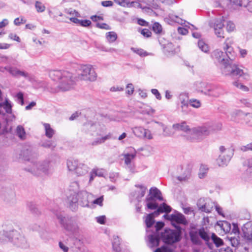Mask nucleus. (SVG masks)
I'll return each instance as SVG.
<instances>
[{"label":"nucleus","mask_w":252,"mask_h":252,"mask_svg":"<svg viewBox=\"0 0 252 252\" xmlns=\"http://www.w3.org/2000/svg\"><path fill=\"white\" fill-rule=\"evenodd\" d=\"M136 189L134 191L133 196L139 202L140 199L145 195L147 188L146 186L142 185H135Z\"/></svg>","instance_id":"412c9836"},{"label":"nucleus","mask_w":252,"mask_h":252,"mask_svg":"<svg viewBox=\"0 0 252 252\" xmlns=\"http://www.w3.org/2000/svg\"><path fill=\"white\" fill-rule=\"evenodd\" d=\"M90 131L95 132L94 133H92L93 135L99 136L91 142V145L93 146H96L103 143L106 140L110 139L111 137L110 134H108L104 136H102V131L100 130V126L96 124L91 126Z\"/></svg>","instance_id":"f8f14e48"},{"label":"nucleus","mask_w":252,"mask_h":252,"mask_svg":"<svg viewBox=\"0 0 252 252\" xmlns=\"http://www.w3.org/2000/svg\"><path fill=\"white\" fill-rule=\"evenodd\" d=\"M214 205L215 202L208 198H201L197 202V206L198 210L207 213H210L212 212Z\"/></svg>","instance_id":"ddd939ff"},{"label":"nucleus","mask_w":252,"mask_h":252,"mask_svg":"<svg viewBox=\"0 0 252 252\" xmlns=\"http://www.w3.org/2000/svg\"><path fill=\"white\" fill-rule=\"evenodd\" d=\"M145 222L147 227L150 228L155 223L154 218L153 217V214H149L147 215L146 217Z\"/></svg>","instance_id":"79ce46f5"},{"label":"nucleus","mask_w":252,"mask_h":252,"mask_svg":"<svg viewBox=\"0 0 252 252\" xmlns=\"http://www.w3.org/2000/svg\"><path fill=\"white\" fill-rule=\"evenodd\" d=\"M49 75L52 80L58 82V89L62 91L72 88L77 80L71 73L65 70H51Z\"/></svg>","instance_id":"f257e3e1"},{"label":"nucleus","mask_w":252,"mask_h":252,"mask_svg":"<svg viewBox=\"0 0 252 252\" xmlns=\"http://www.w3.org/2000/svg\"><path fill=\"white\" fill-rule=\"evenodd\" d=\"M133 132L137 137L139 138H145L148 139H151L153 138L151 131L141 126L133 128Z\"/></svg>","instance_id":"dca6fc26"},{"label":"nucleus","mask_w":252,"mask_h":252,"mask_svg":"<svg viewBox=\"0 0 252 252\" xmlns=\"http://www.w3.org/2000/svg\"><path fill=\"white\" fill-rule=\"evenodd\" d=\"M107 40L109 42H114L117 38V34L114 32H110L106 33Z\"/></svg>","instance_id":"c03bdc74"},{"label":"nucleus","mask_w":252,"mask_h":252,"mask_svg":"<svg viewBox=\"0 0 252 252\" xmlns=\"http://www.w3.org/2000/svg\"><path fill=\"white\" fill-rule=\"evenodd\" d=\"M208 168L207 165L201 164L200 167L198 177L200 179L204 178L207 175Z\"/></svg>","instance_id":"a19ab883"},{"label":"nucleus","mask_w":252,"mask_h":252,"mask_svg":"<svg viewBox=\"0 0 252 252\" xmlns=\"http://www.w3.org/2000/svg\"><path fill=\"white\" fill-rule=\"evenodd\" d=\"M155 123L159 125V126L162 127L163 129V135L164 136H170L174 134V132L171 130L170 128L167 127L165 126L163 124L160 122H155Z\"/></svg>","instance_id":"c9c22d12"},{"label":"nucleus","mask_w":252,"mask_h":252,"mask_svg":"<svg viewBox=\"0 0 252 252\" xmlns=\"http://www.w3.org/2000/svg\"><path fill=\"white\" fill-rule=\"evenodd\" d=\"M150 193L154 196L157 199L160 201L163 200L161 192L156 187H152L150 189Z\"/></svg>","instance_id":"f704fd0d"},{"label":"nucleus","mask_w":252,"mask_h":252,"mask_svg":"<svg viewBox=\"0 0 252 252\" xmlns=\"http://www.w3.org/2000/svg\"><path fill=\"white\" fill-rule=\"evenodd\" d=\"M16 96L19 101V103H20L21 105H23L24 104V97L23 93L22 92H19L17 94Z\"/></svg>","instance_id":"680f3d73"},{"label":"nucleus","mask_w":252,"mask_h":252,"mask_svg":"<svg viewBox=\"0 0 252 252\" xmlns=\"http://www.w3.org/2000/svg\"><path fill=\"white\" fill-rule=\"evenodd\" d=\"M172 224L177 229V230L181 231V227L179 226V224H186L187 223V220L184 216L177 212L172 214Z\"/></svg>","instance_id":"4468645a"},{"label":"nucleus","mask_w":252,"mask_h":252,"mask_svg":"<svg viewBox=\"0 0 252 252\" xmlns=\"http://www.w3.org/2000/svg\"><path fill=\"white\" fill-rule=\"evenodd\" d=\"M120 240L118 236H114L112 242V247L114 252H120L121 251Z\"/></svg>","instance_id":"4c0bfd02"},{"label":"nucleus","mask_w":252,"mask_h":252,"mask_svg":"<svg viewBox=\"0 0 252 252\" xmlns=\"http://www.w3.org/2000/svg\"><path fill=\"white\" fill-rule=\"evenodd\" d=\"M235 28V24L231 21H228L226 25V30L228 32H231L234 30Z\"/></svg>","instance_id":"bf43d9fd"},{"label":"nucleus","mask_w":252,"mask_h":252,"mask_svg":"<svg viewBox=\"0 0 252 252\" xmlns=\"http://www.w3.org/2000/svg\"><path fill=\"white\" fill-rule=\"evenodd\" d=\"M0 236V243H3L7 238L16 247L26 248L29 246L28 240L22 232L14 230L4 231Z\"/></svg>","instance_id":"f03ea898"},{"label":"nucleus","mask_w":252,"mask_h":252,"mask_svg":"<svg viewBox=\"0 0 252 252\" xmlns=\"http://www.w3.org/2000/svg\"><path fill=\"white\" fill-rule=\"evenodd\" d=\"M233 42L232 39L228 38L226 39L223 46V50L225 51V54L230 61H233L234 57L233 55L234 54L233 49L231 46Z\"/></svg>","instance_id":"f3484780"},{"label":"nucleus","mask_w":252,"mask_h":252,"mask_svg":"<svg viewBox=\"0 0 252 252\" xmlns=\"http://www.w3.org/2000/svg\"><path fill=\"white\" fill-rule=\"evenodd\" d=\"M142 152V155L144 156H148L151 154V148L150 147H146L141 149Z\"/></svg>","instance_id":"13d9d810"},{"label":"nucleus","mask_w":252,"mask_h":252,"mask_svg":"<svg viewBox=\"0 0 252 252\" xmlns=\"http://www.w3.org/2000/svg\"><path fill=\"white\" fill-rule=\"evenodd\" d=\"M27 20L23 17L16 18L14 21V24L16 26H19L21 24H25L26 23Z\"/></svg>","instance_id":"4d7b16f0"},{"label":"nucleus","mask_w":252,"mask_h":252,"mask_svg":"<svg viewBox=\"0 0 252 252\" xmlns=\"http://www.w3.org/2000/svg\"><path fill=\"white\" fill-rule=\"evenodd\" d=\"M28 170L36 176H42L51 174L53 169L48 161L32 162V165Z\"/></svg>","instance_id":"39448f33"},{"label":"nucleus","mask_w":252,"mask_h":252,"mask_svg":"<svg viewBox=\"0 0 252 252\" xmlns=\"http://www.w3.org/2000/svg\"><path fill=\"white\" fill-rule=\"evenodd\" d=\"M211 239L217 247H219L223 244L222 240L218 237L215 233H212Z\"/></svg>","instance_id":"37998d69"},{"label":"nucleus","mask_w":252,"mask_h":252,"mask_svg":"<svg viewBox=\"0 0 252 252\" xmlns=\"http://www.w3.org/2000/svg\"><path fill=\"white\" fill-rule=\"evenodd\" d=\"M220 69L222 73L225 75H229L232 77H237L242 76L243 74V70L237 67L235 64L232 63V61L227 60L221 65Z\"/></svg>","instance_id":"423d86ee"},{"label":"nucleus","mask_w":252,"mask_h":252,"mask_svg":"<svg viewBox=\"0 0 252 252\" xmlns=\"http://www.w3.org/2000/svg\"><path fill=\"white\" fill-rule=\"evenodd\" d=\"M220 155L217 159L219 166L227 165L234 154V150L231 148H225L224 146L220 147Z\"/></svg>","instance_id":"9b49d317"},{"label":"nucleus","mask_w":252,"mask_h":252,"mask_svg":"<svg viewBox=\"0 0 252 252\" xmlns=\"http://www.w3.org/2000/svg\"><path fill=\"white\" fill-rule=\"evenodd\" d=\"M188 94L187 93H182L179 95V99L181 102L182 111L185 113H188L187 108L189 105Z\"/></svg>","instance_id":"b1692460"},{"label":"nucleus","mask_w":252,"mask_h":252,"mask_svg":"<svg viewBox=\"0 0 252 252\" xmlns=\"http://www.w3.org/2000/svg\"><path fill=\"white\" fill-rule=\"evenodd\" d=\"M246 229H243L244 234L245 237L248 240L252 241V228L251 229H248L245 227Z\"/></svg>","instance_id":"3c124183"},{"label":"nucleus","mask_w":252,"mask_h":252,"mask_svg":"<svg viewBox=\"0 0 252 252\" xmlns=\"http://www.w3.org/2000/svg\"><path fill=\"white\" fill-rule=\"evenodd\" d=\"M230 2L236 6H245L248 0H230Z\"/></svg>","instance_id":"de8ad7c7"},{"label":"nucleus","mask_w":252,"mask_h":252,"mask_svg":"<svg viewBox=\"0 0 252 252\" xmlns=\"http://www.w3.org/2000/svg\"><path fill=\"white\" fill-rule=\"evenodd\" d=\"M43 126L45 131V135L49 138H51L55 134V130L51 127L50 124L44 123Z\"/></svg>","instance_id":"e433bc0d"},{"label":"nucleus","mask_w":252,"mask_h":252,"mask_svg":"<svg viewBox=\"0 0 252 252\" xmlns=\"http://www.w3.org/2000/svg\"><path fill=\"white\" fill-rule=\"evenodd\" d=\"M103 196H100L93 201V203L95 204L99 205L100 206H102L103 205Z\"/></svg>","instance_id":"338daca9"},{"label":"nucleus","mask_w":252,"mask_h":252,"mask_svg":"<svg viewBox=\"0 0 252 252\" xmlns=\"http://www.w3.org/2000/svg\"><path fill=\"white\" fill-rule=\"evenodd\" d=\"M81 195L82 196V200L81 201V204H80L82 206H89V197L91 195L86 191H82L81 192Z\"/></svg>","instance_id":"58836bf2"},{"label":"nucleus","mask_w":252,"mask_h":252,"mask_svg":"<svg viewBox=\"0 0 252 252\" xmlns=\"http://www.w3.org/2000/svg\"><path fill=\"white\" fill-rule=\"evenodd\" d=\"M181 233V231L165 229L164 232L161 233L160 238L165 243L172 244L180 241Z\"/></svg>","instance_id":"1a4fd4ad"},{"label":"nucleus","mask_w":252,"mask_h":252,"mask_svg":"<svg viewBox=\"0 0 252 252\" xmlns=\"http://www.w3.org/2000/svg\"><path fill=\"white\" fill-rule=\"evenodd\" d=\"M5 70H7L9 73L15 77H18V73L20 70L16 67L11 66H6L5 67H0V71L3 72Z\"/></svg>","instance_id":"473e14b6"},{"label":"nucleus","mask_w":252,"mask_h":252,"mask_svg":"<svg viewBox=\"0 0 252 252\" xmlns=\"http://www.w3.org/2000/svg\"><path fill=\"white\" fill-rule=\"evenodd\" d=\"M224 19L223 17L217 19L215 20L214 22H212L211 25L214 27L215 34L218 37L224 38L223 27L224 24L223 23Z\"/></svg>","instance_id":"2eb2a0df"},{"label":"nucleus","mask_w":252,"mask_h":252,"mask_svg":"<svg viewBox=\"0 0 252 252\" xmlns=\"http://www.w3.org/2000/svg\"><path fill=\"white\" fill-rule=\"evenodd\" d=\"M67 207L72 211L78 210L79 206V184L77 182L71 183L67 195Z\"/></svg>","instance_id":"20e7f679"},{"label":"nucleus","mask_w":252,"mask_h":252,"mask_svg":"<svg viewBox=\"0 0 252 252\" xmlns=\"http://www.w3.org/2000/svg\"><path fill=\"white\" fill-rule=\"evenodd\" d=\"M8 37L11 40L16 41L18 42H20V39L19 37L15 33H10L9 34Z\"/></svg>","instance_id":"e2e57ef3"},{"label":"nucleus","mask_w":252,"mask_h":252,"mask_svg":"<svg viewBox=\"0 0 252 252\" xmlns=\"http://www.w3.org/2000/svg\"><path fill=\"white\" fill-rule=\"evenodd\" d=\"M189 236L191 243L194 245L200 246L202 242L199 237L198 230L197 231L191 230L189 232Z\"/></svg>","instance_id":"a878e982"},{"label":"nucleus","mask_w":252,"mask_h":252,"mask_svg":"<svg viewBox=\"0 0 252 252\" xmlns=\"http://www.w3.org/2000/svg\"><path fill=\"white\" fill-rule=\"evenodd\" d=\"M198 46L199 48L204 53H207L209 50L208 45L205 43V42L202 40H199L198 42Z\"/></svg>","instance_id":"a18cd8bd"},{"label":"nucleus","mask_w":252,"mask_h":252,"mask_svg":"<svg viewBox=\"0 0 252 252\" xmlns=\"http://www.w3.org/2000/svg\"><path fill=\"white\" fill-rule=\"evenodd\" d=\"M131 50L141 57H145L149 55V54L142 49L131 48Z\"/></svg>","instance_id":"8fccbe9b"},{"label":"nucleus","mask_w":252,"mask_h":252,"mask_svg":"<svg viewBox=\"0 0 252 252\" xmlns=\"http://www.w3.org/2000/svg\"><path fill=\"white\" fill-rule=\"evenodd\" d=\"M79 162L77 159L70 158L67 160V166L69 173L72 175H75L76 177L78 176V168Z\"/></svg>","instance_id":"6ab92c4d"},{"label":"nucleus","mask_w":252,"mask_h":252,"mask_svg":"<svg viewBox=\"0 0 252 252\" xmlns=\"http://www.w3.org/2000/svg\"><path fill=\"white\" fill-rule=\"evenodd\" d=\"M147 207L151 210L156 209L158 207V204L157 202H146Z\"/></svg>","instance_id":"6e6d98bb"},{"label":"nucleus","mask_w":252,"mask_h":252,"mask_svg":"<svg viewBox=\"0 0 252 252\" xmlns=\"http://www.w3.org/2000/svg\"><path fill=\"white\" fill-rule=\"evenodd\" d=\"M153 31L157 34H160L162 32V28L161 25L158 22L154 23L152 26Z\"/></svg>","instance_id":"09e8293b"},{"label":"nucleus","mask_w":252,"mask_h":252,"mask_svg":"<svg viewBox=\"0 0 252 252\" xmlns=\"http://www.w3.org/2000/svg\"><path fill=\"white\" fill-rule=\"evenodd\" d=\"M237 117L238 119L243 120L247 125L252 126V113L239 112L237 114Z\"/></svg>","instance_id":"c756f323"},{"label":"nucleus","mask_w":252,"mask_h":252,"mask_svg":"<svg viewBox=\"0 0 252 252\" xmlns=\"http://www.w3.org/2000/svg\"><path fill=\"white\" fill-rule=\"evenodd\" d=\"M198 231L200 239L204 241L206 244H208L210 238H211L209 231L206 228L202 227L198 229Z\"/></svg>","instance_id":"bb28decb"},{"label":"nucleus","mask_w":252,"mask_h":252,"mask_svg":"<svg viewBox=\"0 0 252 252\" xmlns=\"http://www.w3.org/2000/svg\"><path fill=\"white\" fill-rule=\"evenodd\" d=\"M53 213L59 220L60 223L65 229L74 232L77 229V219L72 217L66 218L57 212Z\"/></svg>","instance_id":"0eeeda50"},{"label":"nucleus","mask_w":252,"mask_h":252,"mask_svg":"<svg viewBox=\"0 0 252 252\" xmlns=\"http://www.w3.org/2000/svg\"><path fill=\"white\" fill-rule=\"evenodd\" d=\"M221 227L222 229L223 230V231L226 233H228L230 231L231 225L230 223L226 221L222 222Z\"/></svg>","instance_id":"5fc2aeb1"},{"label":"nucleus","mask_w":252,"mask_h":252,"mask_svg":"<svg viewBox=\"0 0 252 252\" xmlns=\"http://www.w3.org/2000/svg\"><path fill=\"white\" fill-rule=\"evenodd\" d=\"M105 173V170L102 168L99 169L97 168H94L90 172V178L89 182H91L93 181L94 179V178L96 176L99 177H104Z\"/></svg>","instance_id":"cd10ccee"},{"label":"nucleus","mask_w":252,"mask_h":252,"mask_svg":"<svg viewBox=\"0 0 252 252\" xmlns=\"http://www.w3.org/2000/svg\"><path fill=\"white\" fill-rule=\"evenodd\" d=\"M222 125L219 123H206L201 126L192 128L193 135L191 139H197L202 136H207L221 129Z\"/></svg>","instance_id":"7ed1b4c3"},{"label":"nucleus","mask_w":252,"mask_h":252,"mask_svg":"<svg viewBox=\"0 0 252 252\" xmlns=\"http://www.w3.org/2000/svg\"><path fill=\"white\" fill-rule=\"evenodd\" d=\"M151 92L152 93V94H154L155 95L156 97L158 99V100L161 99V95L157 89H153L151 90Z\"/></svg>","instance_id":"774afa93"},{"label":"nucleus","mask_w":252,"mask_h":252,"mask_svg":"<svg viewBox=\"0 0 252 252\" xmlns=\"http://www.w3.org/2000/svg\"><path fill=\"white\" fill-rule=\"evenodd\" d=\"M97 75L92 65L82 64L80 66V79L91 82L96 80Z\"/></svg>","instance_id":"6e6552de"},{"label":"nucleus","mask_w":252,"mask_h":252,"mask_svg":"<svg viewBox=\"0 0 252 252\" xmlns=\"http://www.w3.org/2000/svg\"><path fill=\"white\" fill-rule=\"evenodd\" d=\"M12 106L10 101L7 98L5 99L4 102L0 103V109H1V107H3L5 112L7 114H12ZM1 113V110H0V114Z\"/></svg>","instance_id":"2f4dec72"},{"label":"nucleus","mask_w":252,"mask_h":252,"mask_svg":"<svg viewBox=\"0 0 252 252\" xmlns=\"http://www.w3.org/2000/svg\"><path fill=\"white\" fill-rule=\"evenodd\" d=\"M67 14V18H68L70 21L74 23H79V20L77 18L78 17V12L71 8L66 10Z\"/></svg>","instance_id":"7c9ffc66"},{"label":"nucleus","mask_w":252,"mask_h":252,"mask_svg":"<svg viewBox=\"0 0 252 252\" xmlns=\"http://www.w3.org/2000/svg\"><path fill=\"white\" fill-rule=\"evenodd\" d=\"M35 6L37 11L38 12H42L45 10V6L40 1H36Z\"/></svg>","instance_id":"603ef678"},{"label":"nucleus","mask_w":252,"mask_h":252,"mask_svg":"<svg viewBox=\"0 0 252 252\" xmlns=\"http://www.w3.org/2000/svg\"><path fill=\"white\" fill-rule=\"evenodd\" d=\"M173 128L176 130H182L186 132L188 135H190V138L193 135L192 130V128H189V126L187 125L186 122H183L180 124H174L172 126Z\"/></svg>","instance_id":"aec40b11"},{"label":"nucleus","mask_w":252,"mask_h":252,"mask_svg":"<svg viewBox=\"0 0 252 252\" xmlns=\"http://www.w3.org/2000/svg\"><path fill=\"white\" fill-rule=\"evenodd\" d=\"M164 223L161 221L157 222L155 228L156 231L149 234V230L147 229V237L148 238L149 246L151 248L158 247L160 240V237L158 231L164 226Z\"/></svg>","instance_id":"9d476101"},{"label":"nucleus","mask_w":252,"mask_h":252,"mask_svg":"<svg viewBox=\"0 0 252 252\" xmlns=\"http://www.w3.org/2000/svg\"><path fill=\"white\" fill-rule=\"evenodd\" d=\"M141 33L145 37H149L151 36L152 32L149 30L145 29L141 31Z\"/></svg>","instance_id":"69168bd1"},{"label":"nucleus","mask_w":252,"mask_h":252,"mask_svg":"<svg viewBox=\"0 0 252 252\" xmlns=\"http://www.w3.org/2000/svg\"><path fill=\"white\" fill-rule=\"evenodd\" d=\"M134 91V87L131 83L128 84L126 86V93L129 95L132 94Z\"/></svg>","instance_id":"0e129e2a"},{"label":"nucleus","mask_w":252,"mask_h":252,"mask_svg":"<svg viewBox=\"0 0 252 252\" xmlns=\"http://www.w3.org/2000/svg\"><path fill=\"white\" fill-rule=\"evenodd\" d=\"M23 77L24 78L27 79H29L31 78L30 74L28 72H27L25 71L20 70L18 73V77Z\"/></svg>","instance_id":"052dcab7"},{"label":"nucleus","mask_w":252,"mask_h":252,"mask_svg":"<svg viewBox=\"0 0 252 252\" xmlns=\"http://www.w3.org/2000/svg\"><path fill=\"white\" fill-rule=\"evenodd\" d=\"M189 103L191 106L195 108H198L201 105V102L199 100L194 98L189 99Z\"/></svg>","instance_id":"49530a36"},{"label":"nucleus","mask_w":252,"mask_h":252,"mask_svg":"<svg viewBox=\"0 0 252 252\" xmlns=\"http://www.w3.org/2000/svg\"><path fill=\"white\" fill-rule=\"evenodd\" d=\"M16 135L21 139L25 140L26 138V133L24 127L21 125L18 126L15 130Z\"/></svg>","instance_id":"72a5a7b5"},{"label":"nucleus","mask_w":252,"mask_h":252,"mask_svg":"<svg viewBox=\"0 0 252 252\" xmlns=\"http://www.w3.org/2000/svg\"><path fill=\"white\" fill-rule=\"evenodd\" d=\"M136 156V153H127L124 155L125 163L127 166V168L132 172H134L135 166L132 162L133 160Z\"/></svg>","instance_id":"a211bd4d"},{"label":"nucleus","mask_w":252,"mask_h":252,"mask_svg":"<svg viewBox=\"0 0 252 252\" xmlns=\"http://www.w3.org/2000/svg\"><path fill=\"white\" fill-rule=\"evenodd\" d=\"M192 170V165L188 164L184 168V171L182 175L177 177V179L181 181L184 182L188 181L191 176V173Z\"/></svg>","instance_id":"5701e85b"},{"label":"nucleus","mask_w":252,"mask_h":252,"mask_svg":"<svg viewBox=\"0 0 252 252\" xmlns=\"http://www.w3.org/2000/svg\"><path fill=\"white\" fill-rule=\"evenodd\" d=\"M201 92L202 93L203 92L204 94L206 95L212 96L214 97H218L220 94V93L218 90V89L214 88H211V89H208L207 90L204 91H201Z\"/></svg>","instance_id":"ea45409f"},{"label":"nucleus","mask_w":252,"mask_h":252,"mask_svg":"<svg viewBox=\"0 0 252 252\" xmlns=\"http://www.w3.org/2000/svg\"><path fill=\"white\" fill-rule=\"evenodd\" d=\"M211 57L213 59L220 63L221 65L228 60L227 59H225V54L219 50L214 51L211 53Z\"/></svg>","instance_id":"4be33fe9"},{"label":"nucleus","mask_w":252,"mask_h":252,"mask_svg":"<svg viewBox=\"0 0 252 252\" xmlns=\"http://www.w3.org/2000/svg\"><path fill=\"white\" fill-rule=\"evenodd\" d=\"M154 252H173V250L167 246H163L157 249Z\"/></svg>","instance_id":"864d4df0"},{"label":"nucleus","mask_w":252,"mask_h":252,"mask_svg":"<svg viewBox=\"0 0 252 252\" xmlns=\"http://www.w3.org/2000/svg\"><path fill=\"white\" fill-rule=\"evenodd\" d=\"M115 2L117 3L118 4L124 6V7H131V6H137L138 7H140V8H142L143 9L144 8H149V7L145 6L144 7H142L141 6V4L139 3L136 2H128L126 0H115Z\"/></svg>","instance_id":"c85d7f7f"},{"label":"nucleus","mask_w":252,"mask_h":252,"mask_svg":"<svg viewBox=\"0 0 252 252\" xmlns=\"http://www.w3.org/2000/svg\"><path fill=\"white\" fill-rule=\"evenodd\" d=\"M157 210L151 214H153V217L158 216L160 213H168L171 211V208L165 203L160 204L157 208Z\"/></svg>","instance_id":"393cba45"}]
</instances>
